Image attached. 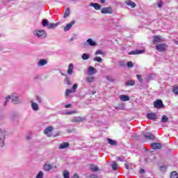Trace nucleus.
Masks as SVG:
<instances>
[{
  "mask_svg": "<svg viewBox=\"0 0 178 178\" xmlns=\"http://www.w3.org/2000/svg\"><path fill=\"white\" fill-rule=\"evenodd\" d=\"M12 99V101L13 104H22V100L19 99V97L16 95V94H13L11 96L8 95L6 97L5 102H4V106H6L8 105V102H9V99Z\"/></svg>",
  "mask_w": 178,
  "mask_h": 178,
  "instance_id": "nucleus-1",
  "label": "nucleus"
},
{
  "mask_svg": "<svg viewBox=\"0 0 178 178\" xmlns=\"http://www.w3.org/2000/svg\"><path fill=\"white\" fill-rule=\"evenodd\" d=\"M5 137H6V131L0 128V146H5Z\"/></svg>",
  "mask_w": 178,
  "mask_h": 178,
  "instance_id": "nucleus-2",
  "label": "nucleus"
},
{
  "mask_svg": "<svg viewBox=\"0 0 178 178\" xmlns=\"http://www.w3.org/2000/svg\"><path fill=\"white\" fill-rule=\"evenodd\" d=\"M155 48L159 52H165L168 49V44L165 43L157 44Z\"/></svg>",
  "mask_w": 178,
  "mask_h": 178,
  "instance_id": "nucleus-3",
  "label": "nucleus"
},
{
  "mask_svg": "<svg viewBox=\"0 0 178 178\" xmlns=\"http://www.w3.org/2000/svg\"><path fill=\"white\" fill-rule=\"evenodd\" d=\"M33 34L38 37L39 38H45L47 37V33L44 30H37L33 31Z\"/></svg>",
  "mask_w": 178,
  "mask_h": 178,
  "instance_id": "nucleus-4",
  "label": "nucleus"
},
{
  "mask_svg": "<svg viewBox=\"0 0 178 178\" xmlns=\"http://www.w3.org/2000/svg\"><path fill=\"white\" fill-rule=\"evenodd\" d=\"M77 87H79L77 83H74L73 85L72 89H67L66 91H65V97H66V98H67L69 97V95H70V94L76 92V91L77 90Z\"/></svg>",
  "mask_w": 178,
  "mask_h": 178,
  "instance_id": "nucleus-5",
  "label": "nucleus"
},
{
  "mask_svg": "<svg viewBox=\"0 0 178 178\" xmlns=\"http://www.w3.org/2000/svg\"><path fill=\"white\" fill-rule=\"evenodd\" d=\"M101 13L103 15H112L113 13V8L112 7H104L101 10Z\"/></svg>",
  "mask_w": 178,
  "mask_h": 178,
  "instance_id": "nucleus-6",
  "label": "nucleus"
},
{
  "mask_svg": "<svg viewBox=\"0 0 178 178\" xmlns=\"http://www.w3.org/2000/svg\"><path fill=\"white\" fill-rule=\"evenodd\" d=\"M159 42H163V39L160 35L153 36V44H159Z\"/></svg>",
  "mask_w": 178,
  "mask_h": 178,
  "instance_id": "nucleus-7",
  "label": "nucleus"
},
{
  "mask_svg": "<svg viewBox=\"0 0 178 178\" xmlns=\"http://www.w3.org/2000/svg\"><path fill=\"white\" fill-rule=\"evenodd\" d=\"M154 108H157L158 109H161V108H163V102L161 99H157L154 102Z\"/></svg>",
  "mask_w": 178,
  "mask_h": 178,
  "instance_id": "nucleus-8",
  "label": "nucleus"
},
{
  "mask_svg": "<svg viewBox=\"0 0 178 178\" xmlns=\"http://www.w3.org/2000/svg\"><path fill=\"white\" fill-rule=\"evenodd\" d=\"M53 130V127H49L44 130V133L46 134V136H48V137H51V136H52V134L51 133H52Z\"/></svg>",
  "mask_w": 178,
  "mask_h": 178,
  "instance_id": "nucleus-9",
  "label": "nucleus"
},
{
  "mask_svg": "<svg viewBox=\"0 0 178 178\" xmlns=\"http://www.w3.org/2000/svg\"><path fill=\"white\" fill-rule=\"evenodd\" d=\"M95 73H97V70L94 67L90 66L88 70V76L95 74Z\"/></svg>",
  "mask_w": 178,
  "mask_h": 178,
  "instance_id": "nucleus-10",
  "label": "nucleus"
},
{
  "mask_svg": "<svg viewBox=\"0 0 178 178\" xmlns=\"http://www.w3.org/2000/svg\"><path fill=\"white\" fill-rule=\"evenodd\" d=\"M147 118L151 120H156L158 118L155 113H149L147 114Z\"/></svg>",
  "mask_w": 178,
  "mask_h": 178,
  "instance_id": "nucleus-11",
  "label": "nucleus"
},
{
  "mask_svg": "<svg viewBox=\"0 0 178 178\" xmlns=\"http://www.w3.org/2000/svg\"><path fill=\"white\" fill-rule=\"evenodd\" d=\"M125 4L127 5V6H130L132 8H136L137 6V4L134 1H131V0H127L125 1Z\"/></svg>",
  "mask_w": 178,
  "mask_h": 178,
  "instance_id": "nucleus-12",
  "label": "nucleus"
},
{
  "mask_svg": "<svg viewBox=\"0 0 178 178\" xmlns=\"http://www.w3.org/2000/svg\"><path fill=\"white\" fill-rule=\"evenodd\" d=\"M145 138H147V140H154L155 138V136L152 134V133L149 132L144 134Z\"/></svg>",
  "mask_w": 178,
  "mask_h": 178,
  "instance_id": "nucleus-13",
  "label": "nucleus"
},
{
  "mask_svg": "<svg viewBox=\"0 0 178 178\" xmlns=\"http://www.w3.org/2000/svg\"><path fill=\"white\" fill-rule=\"evenodd\" d=\"M70 146V145L69 144V143L63 142V143H61L60 145L59 149H65L66 148H69Z\"/></svg>",
  "mask_w": 178,
  "mask_h": 178,
  "instance_id": "nucleus-14",
  "label": "nucleus"
},
{
  "mask_svg": "<svg viewBox=\"0 0 178 178\" xmlns=\"http://www.w3.org/2000/svg\"><path fill=\"white\" fill-rule=\"evenodd\" d=\"M145 52V50H134L129 52V55H139L140 54H144Z\"/></svg>",
  "mask_w": 178,
  "mask_h": 178,
  "instance_id": "nucleus-15",
  "label": "nucleus"
},
{
  "mask_svg": "<svg viewBox=\"0 0 178 178\" xmlns=\"http://www.w3.org/2000/svg\"><path fill=\"white\" fill-rule=\"evenodd\" d=\"M151 146L153 149H159L162 147L159 143H153Z\"/></svg>",
  "mask_w": 178,
  "mask_h": 178,
  "instance_id": "nucleus-16",
  "label": "nucleus"
},
{
  "mask_svg": "<svg viewBox=\"0 0 178 178\" xmlns=\"http://www.w3.org/2000/svg\"><path fill=\"white\" fill-rule=\"evenodd\" d=\"M74 24V21H72L70 24H67L64 28V31H69L72 29V26Z\"/></svg>",
  "mask_w": 178,
  "mask_h": 178,
  "instance_id": "nucleus-17",
  "label": "nucleus"
},
{
  "mask_svg": "<svg viewBox=\"0 0 178 178\" xmlns=\"http://www.w3.org/2000/svg\"><path fill=\"white\" fill-rule=\"evenodd\" d=\"M73 69H74V65L73 63H70L67 70V74H72L73 73Z\"/></svg>",
  "mask_w": 178,
  "mask_h": 178,
  "instance_id": "nucleus-18",
  "label": "nucleus"
},
{
  "mask_svg": "<svg viewBox=\"0 0 178 178\" xmlns=\"http://www.w3.org/2000/svg\"><path fill=\"white\" fill-rule=\"evenodd\" d=\"M120 99L123 102L130 101V97L126 95H121L120 96Z\"/></svg>",
  "mask_w": 178,
  "mask_h": 178,
  "instance_id": "nucleus-19",
  "label": "nucleus"
},
{
  "mask_svg": "<svg viewBox=\"0 0 178 178\" xmlns=\"http://www.w3.org/2000/svg\"><path fill=\"white\" fill-rule=\"evenodd\" d=\"M83 120H84V118L81 117H74L73 119L71 120V122H83Z\"/></svg>",
  "mask_w": 178,
  "mask_h": 178,
  "instance_id": "nucleus-20",
  "label": "nucleus"
},
{
  "mask_svg": "<svg viewBox=\"0 0 178 178\" xmlns=\"http://www.w3.org/2000/svg\"><path fill=\"white\" fill-rule=\"evenodd\" d=\"M91 6H92L96 10H101V5L97 3H92Z\"/></svg>",
  "mask_w": 178,
  "mask_h": 178,
  "instance_id": "nucleus-21",
  "label": "nucleus"
},
{
  "mask_svg": "<svg viewBox=\"0 0 178 178\" xmlns=\"http://www.w3.org/2000/svg\"><path fill=\"white\" fill-rule=\"evenodd\" d=\"M47 61L44 59H40L38 63V66H45L47 65Z\"/></svg>",
  "mask_w": 178,
  "mask_h": 178,
  "instance_id": "nucleus-22",
  "label": "nucleus"
},
{
  "mask_svg": "<svg viewBox=\"0 0 178 178\" xmlns=\"http://www.w3.org/2000/svg\"><path fill=\"white\" fill-rule=\"evenodd\" d=\"M87 42L90 45V47H95V45H97V43H95V42H94L91 38L88 39Z\"/></svg>",
  "mask_w": 178,
  "mask_h": 178,
  "instance_id": "nucleus-23",
  "label": "nucleus"
},
{
  "mask_svg": "<svg viewBox=\"0 0 178 178\" xmlns=\"http://www.w3.org/2000/svg\"><path fill=\"white\" fill-rule=\"evenodd\" d=\"M107 141H108V144H110V145H117V144H118L116 140H113L109 138H107Z\"/></svg>",
  "mask_w": 178,
  "mask_h": 178,
  "instance_id": "nucleus-24",
  "label": "nucleus"
},
{
  "mask_svg": "<svg viewBox=\"0 0 178 178\" xmlns=\"http://www.w3.org/2000/svg\"><path fill=\"white\" fill-rule=\"evenodd\" d=\"M51 169H52V165H51L49 164H45L44 165V170H46V172H49V170H51Z\"/></svg>",
  "mask_w": 178,
  "mask_h": 178,
  "instance_id": "nucleus-25",
  "label": "nucleus"
},
{
  "mask_svg": "<svg viewBox=\"0 0 178 178\" xmlns=\"http://www.w3.org/2000/svg\"><path fill=\"white\" fill-rule=\"evenodd\" d=\"M82 59L83 60H88V59H90V55H88V54H83L82 56H81Z\"/></svg>",
  "mask_w": 178,
  "mask_h": 178,
  "instance_id": "nucleus-26",
  "label": "nucleus"
},
{
  "mask_svg": "<svg viewBox=\"0 0 178 178\" xmlns=\"http://www.w3.org/2000/svg\"><path fill=\"white\" fill-rule=\"evenodd\" d=\"M90 170H92V172H97L98 170V166L94 164L90 165Z\"/></svg>",
  "mask_w": 178,
  "mask_h": 178,
  "instance_id": "nucleus-27",
  "label": "nucleus"
},
{
  "mask_svg": "<svg viewBox=\"0 0 178 178\" xmlns=\"http://www.w3.org/2000/svg\"><path fill=\"white\" fill-rule=\"evenodd\" d=\"M58 26V24L50 23L47 25V29H55Z\"/></svg>",
  "mask_w": 178,
  "mask_h": 178,
  "instance_id": "nucleus-28",
  "label": "nucleus"
},
{
  "mask_svg": "<svg viewBox=\"0 0 178 178\" xmlns=\"http://www.w3.org/2000/svg\"><path fill=\"white\" fill-rule=\"evenodd\" d=\"M31 106L33 111H38V104L37 103L32 102Z\"/></svg>",
  "mask_w": 178,
  "mask_h": 178,
  "instance_id": "nucleus-29",
  "label": "nucleus"
},
{
  "mask_svg": "<svg viewBox=\"0 0 178 178\" xmlns=\"http://www.w3.org/2000/svg\"><path fill=\"white\" fill-rule=\"evenodd\" d=\"M95 78L94 76H90L86 78V83H93Z\"/></svg>",
  "mask_w": 178,
  "mask_h": 178,
  "instance_id": "nucleus-30",
  "label": "nucleus"
},
{
  "mask_svg": "<svg viewBox=\"0 0 178 178\" xmlns=\"http://www.w3.org/2000/svg\"><path fill=\"white\" fill-rule=\"evenodd\" d=\"M170 178H178V174L176 171H172L170 174Z\"/></svg>",
  "mask_w": 178,
  "mask_h": 178,
  "instance_id": "nucleus-31",
  "label": "nucleus"
},
{
  "mask_svg": "<svg viewBox=\"0 0 178 178\" xmlns=\"http://www.w3.org/2000/svg\"><path fill=\"white\" fill-rule=\"evenodd\" d=\"M135 83L136 82L134 81V80H130V81H127L125 83V85L127 86H134Z\"/></svg>",
  "mask_w": 178,
  "mask_h": 178,
  "instance_id": "nucleus-32",
  "label": "nucleus"
},
{
  "mask_svg": "<svg viewBox=\"0 0 178 178\" xmlns=\"http://www.w3.org/2000/svg\"><path fill=\"white\" fill-rule=\"evenodd\" d=\"M168 120H169V118H167L166 115H163L161 118V122L162 123H166V122H168Z\"/></svg>",
  "mask_w": 178,
  "mask_h": 178,
  "instance_id": "nucleus-33",
  "label": "nucleus"
},
{
  "mask_svg": "<svg viewBox=\"0 0 178 178\" xmlns=\"http://www.w3.org/2000/svg\"><path fill=\"white\" fill-rule=\"evenodd\" d=\"M93 60H95V62H98L99 63H102V58L101 57L96 56L94 58Z\"/></svg>",
  "mask_w": 178,
  "mask_h": 178,
  "instance_id": "nucleus-34",
  "label": "nucleus"
},
{
  "mask_svg": "<svg viewBox=\"0 0 178 178\" xmlns=\"http://www.w3.org/2000/svg\"><path fill=\"white\" fill-rule=\"evenodd\" d=\"M42 24L43 26V27H48V20L47 19H43L42 22Z\"/></svg>",
  "mask_w": 178,
  "mask_h": 178,
  "instance_id": "nucleus-35",
  "label": "nucleus"
},
{
  "mask_svg": "<svg viewBox=\"0 0 178 178\" xmlns=\"http://www.w3.org/2000/svg\"><path fill=\"white\" fill-rule=\"evenodd\" d=\"M44 177V172L40 171L36 176V178H42Z\"/></svg>",
  "mask_w": 178,
  "mask_h": 178,
  "instance_id": "nucleus-36",
  "label": "nucleus"
},
{
  "mask_svg": "<svg viewBox=\"0 0 178 178\" xmlns=\"http://www.w3.org/2000/svg\"><path fill=\"white\" fill-rule=\"evenodd\" d=\"M63 177L64 178H70L69 171H64L63 172Z\"/></svg>",
  "mask_w": 178,
  "mask_h": 178,
  "instance_id": "nucleus-37",
  "label": "nucleus"
},
{
  "mask_svg": "<svg viewBox=\"0 0 178 178\" xmlns=\"http://www.w3.org/2000/svg\"><path fill=\"white\" fill-rule=\"evenodd\" d=\"M70 15V10L69 8H67L65 14H64V17H67Z\"/></svg>",
  "mask_w": 178,
  "mask_h": 178,
  "instance_id": "nucleus-38",
  "label": "nucleus"
},
{
  "mask_svg": "<svg viewBox=\"0 0 178 178\" xmlns=\"http://www.w3.org/2000/svg\"><path fill=\"white\" fill-rule=\"evenodd\" d=\"M172 91L175 94H178V86H174Z\"/></svg>",
  "mask_w": 178,
  "mask_h": 178,
  "instance_id": "nucleus-39",
  "label": "nucleus"
},
{
  "mask_svg": "<svg viewBox=\"0 0 178 178\" xmlns=\"http://www.w3.org/2000/svg\"><path fill=\"white\" fill-rule=\"evenodd\" d=\"M103 54H104V52L102 51V50H97L95 52V55H103Z\"/></svg>",
  "mask_w": 178,
  "mask_h": 178,
  "instance_id": "nucleus-40",
  "label": "nucleus"
},
{
  "mask_svg": "<svg viewBox=\"0 0 178 178\" xmlns=\"http://www.w3.org/2000/svg\"><path fill=\"white\" fill-rule=\"evenodd\" d=\"M136 77L138 79V80H139V81L141 83L143 81V77L141 76L140 74H137Z\"/></svg>",
  "mask_w": 178,
  "mask_h": 178,
  "instance_id": "nucleus-41",
  "label": "nucleus"
},
{
  "mask_svg": "<svg viewBox=\"0 0 178 178\" xmlns=\"http://www.w3.org/2000/svg\"><path fill=\"white\" fill-rule=\"evenodd\" d=\"M112 168L113 170H116V169H118V165L116 164V163L112 164Z\"/></svg>",
  "mask_w": 178,
  "mask_h": 178,
  "instance_id": "nucleus-42",
  "label": "nucleus"
},
{
  "mask_svg": "<svg viewBox=\"0 0 178 178\" xmlns=\"http://www.w3.org/2000/svg\"><path fill=\"white\" fill-rule=\"evenodd\" d=\"M127 66H128V67H133L134 66V65L133 64V62L129 61L127 63Z\"/></svg>",
  "mask_w": 178,
  "mask_h": 178,
  "instance_id": "nucleus-43",
  "label": "nucleus"
},
{
  "mask_svg": "<svg viewBox=\"0 0 178 178\" xmlns=\"http://www.w3.org/2000/svg\"><path fill=\"white\" fill-rule=\"evenodd\" d=\"M72 113H77V111H69L66 113V115H72Z\"/></svg>",
  "mask_w": 178,
  "mask_h": 178,
  "instance_id": "nucleus-44",
  "label": "nucleus"
},
{
  "mask_svg": "<svg viewBox=\"0 0 178 178\" xmlns=\"http://www.w3.org/2000/svg\"><path fill=\"white\" fill-rule=\"evenodd\" d=\"M65 82L66 84H67L68 86H70V84H72V82H70V80H69V79L67 78L65 79Z\"/></svg>",
  "mask_w": 178,
  "mask_h": 178,
  "instance_id": "nucleus-45",
  "label": "nucleus"
},
{
  "mask_svg": "<svg viewBox=\"0 0 178 178\" xmlns=\"http://www.w3.org/2000/svg\"><path fill=\"white\" fill-rule=\"evenodd\" d=\"M139 173H140V175H143V173H145V169H140V170H139Z\"/></svg>",
  "mask_w": 178,
  "mask_h": 178,
  "instance_id": "nucleus-46",
  "label": "nucleus"
},
{
  "mask_svg": "<svg viewBox=\"0 0 178 178\" xmlns=\"http://www.w3.org/2000/svg\"><path fill=\"white\" fill-rule=\"evenodd\" d=\"M26 140H31V133H30V134L26 136Z\"/></svg>",
  "mask_w": 178,
  "mask_h": 178,
  "instance_id": "nucleus-47",
  "label": "nucleus"
},
{
  "mask_svg": "<svg viewBox=\"0 0 178 178\" xmlns=\"http://www.w3.org/2000/svg\"><path fill=\"white\" fill-rule=\"evenodd\" d=\"M162 5H163L162 1H159V2L158 3V6H159V8H162Z\"/></svg>",
  "mask_w": 178,
  "mask_h": 178,
  "instance_id": "nucleus-48",
  "label": "nucleus"
},
{
  "mask_svg": "<svg viewBox=\"0 0 178 178\" xmlns=\"http://www.w3.org/2000/svg\"><path fill=\"white\" fill-rule=\"evenodd\" d=\"M36 99H37V101H38V102H41V97L37 96Z\"/></svg>",
  "mask_w": 178,
  "mask_h": 178,
  "instance_id": "nucleus-49",
  "label": "nucleus"
},
{
  "mask_svg": "<svg viewBox=\"0 0 178 178\" xmlns=\"http://www.w3.org/2000/svg\"><path fill=\"white\" fill-rule=\"evenodd\" d=\"M90 178H97V175H91L90 176Z\"/></svg>",
  "mask_w": 178,
  "mask_h": 178,
  "instance_id": "nucleus-50",
  "label": "nucleus"
},
{
  "mask_svg": "<svg viewBox=\"0 0 178 178\" xmlns=\"http://www.w3.org/2000/svg\"><path fill=\"white\" fill-rule=\"evenodd\" d=\"M72 178H79V175L77 174H75V175H74Z\"/></svg>",
  "mask_w": 178,
  "mask_h": 178,
  "instance_id": "nucleus-51",
  "label": "nucleus"
},
{
  "mask_svg": "<svg viewBox=\"0 0 178 178\" xmlns=\"http://www.w3.org/2000/svg\"><path fill=\"white\" fill-rule=\"evenodd\" d=\"M70 106H72V104H66L65 105V108H70Z\"/></svg>",
  "mask_w": 178,
  "mask_h": 178,
  "instance_id": "nucleus-52",
  "label": "nucleus"
},
{
  "mask_svg": "<svg viewBox=\"0 0 178 178\" xmlns=\"http://www.w3.org/2000/svg\"><path fill=\"white\" fill-rule=\"evenodd\" d=\"M124 166H125L126 169H129V164L125 163V164H124Z\"/></svg>",
  "mask_w": 178,
  "mask_h": 178,
  "instance_id": "nucleus-53",
  "label": "nucleus"
},
{
  "mask_svg": "<svg viewBox=\"0 0 178 178\" xmlns=\"http://www.w3.org/2000/svg\"><path fill=\"white\" fill-rule=\"evenodd\" d=\"M117 161H122V158L118 157V158H117Z\"/></svg>",
  "mask_w": 178,
  "mask_h": 178,
  "instance_id": "nucleus-54",
  "label": "nucleus"
},
{
  "mask_svg": "<svg viewBox=\"0 0 178 178\" xmlns=\"http://www.w3.org/2000/svg\"><path fill=\"white\" fill-rule=\"evenodd\" d=\"M102 3H105V0H100Z\"/></svg>",
  "mask_w": 178,
  "mask_h": 178,
  "instance_id": "nucleus-55",
  "label": "nucleus"
},
{
  "mask_svg": "<svg viewBox=\"0 0 178 178\" xmlns=\"http://www.w3.org/2000/svg\"><path fill=\"white\" fill-rule=\"evenodd\" d=\"M161 169H166V167L165 166H161Z\"/></svg>",
  "mask_w": 178,
  "mask_h": 178,
  "instance_id": "nucleus-56",
  "label": "nucleus"
},
{
  "mask_svg": "<svg viewBox=\"0 0 178 178\" xmlns=\"http://www.w3.org/2000/svg\"><path fill=\"white\" fill-rule=\"evenodd\" d=\"M97 93V92L96 91H92V94L94 95V94H96Z\"/></svg>",
  "mask_w": 178,
  "mask_h": 178,
  "instance_id": "nucleus-57",
  "label": "nucleus"
},
{
  "mask_svg": "<svg viewBox=\"0 0 178 178\" xmlns=\"http://www.w3.org/2000/svg\"><path fill=\"white\" fill-rule=\"evenodd\" d=\"M175 44H177V45H178V41H176V42H175Z\"/></svg>",
  "mask_w": 178,
  "mask_h": 178,
  "instance_id": "nucleus-58",
  "label": "nucleus"
}]
</instances>
